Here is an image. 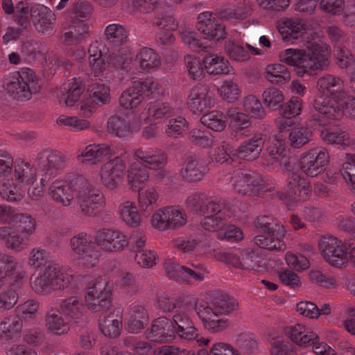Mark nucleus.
I'll use <instances>...</instances> for the list:
<instances>
[{"instance_id":"f257e3e1","label":"nucleus","mask_w":355,"mask_h":355,"mask_svg":"<svg viewBox=\"0 0 355 355\" xmlns=\"http://www.w3.org/2000/svg\"><path fill=\"white\" fill-rule=\"evenodd\" d=\"M160 94L158 84L151 80L135 81L119 98L120 105L126 109L137 107L146 98H156Z\"/></svg>"},{"instance_id":"f03ea898","label":"nucleus","mask_w":355,"mask_h":355,"mask_svg":"<svg viewBox=\"0 0 355 355\" xmlns=\"http://www.w3.org/2000/svg\"><path fill=\"white\" fill-rule=\"evenodd\" d=\"M108 282L105 277H99L85 294L86 306L94 312L107 311L112 305Z\"/></svg>"},{"instance_id":"7ed1b4c3","label":"nucleus","mask_w":355,"mask_h":355,"mask_svg":"<svg viewBox=\"0 0 355 355\" xmlns=\"http://www.w3.org/2000/svg\"><path fill=\"white\" fill-rule=\"evenodd\" d=\"M69 284V277H66L56 264L52 262L44 264L43 274L35 281L36 291L44 293L64 289L68 287Z\"/></svg>"},{"instance_id":"20e7f679","label":"nucleus","mask_w":355,"mask_h":355,"mask_svg":"<svg viewBox=\"0 0 355 355\" xmlns=\"http://www.w3.org/2000/svg\"><path fill=\"white\" fill-rule=\"evenodd\" d=\"M238 306V302L234 298L221 291H214L209 295L207 302L203 304H196L195 309L198 315L205 313L218 315L219 314H228L236 310Z\"/></svg>"},{"instance_id":"39448f33","label":"nucleus","mask_w":355,"mask_h":355,"mask_svg":"<svg viewBox=\"0 0 355 355\" xmlns=\"http://www.w3.org/2000/svg\"><path fill=\"white\" fill-rule=\"evenodd\" d=\"M234 190L240 194L254 196L263 189V180L261 176L248 169H240L232 178Z\"/></svg>"},{"instance_id":"423d86ee","label":"nucleus","mask_w":355,"mask_h":355,"mask_svg":"<svg viewBox=\"0 0 355 355\" xmlns=\"http://www.w3.org/2000/svg\"><path fill=\"white\" fill-rule=\"evenodd\" d=\"M36 162L42 184H47L65 166L64 159L61 154L49 150L40 152Z\"/></svg>"},{"instance_id":"0eeeda50","label":"nucleus","mask_w":355,"mask_h":355,"mask_svg":"<svg viewBox=\"0 0 355 355\" xmlns=\"http://www.w3.org/2000/svg\"><path fill=\"white\" fill-rule=\"evenodd\" d=\"M314 109L325 116L337 120L343 114L355 119V98L346 96V98L338 104L329 103L321 98L315 99L313 105Z\"/></svg>"},{"instance_id":"6e6552de","label":"nucleus","mask_w":355,"mask_h":355,"mask_svg":"<svg viewBox=\"0 0 355 355\" xmlns=\"http://www.w3.org/2000/svg\"><path fill=\"white\" fill-rule=\"evenodd\" d=\"M70 244L73 251L78 255L80 264L88 267L94 266L98 261L99 254L95 245L88 241L86 234H79L71 239Z\"/></svg>"},{"instance_id":"1a4fd4ad","label":"nucleus","mask_w":355,"mask_h":355,"mask_svg":"<svg viewBox=\"0 0 355 355\" xmlns=\"http://www.w3.org/2000/svg\"><path fill=\"white\" fill-rule=\"evenodd\" d=\"M319 248L324 258L332 266L341 267L346 263L347 243L342 244L333 236L323 237Z\"/></svg>"},{"instance_id":"9d476101","label":"nucleus","mask_w":355,"mask_h":355,"mask_svg":"<svg viewBox=\"0 0 355 355\" xmlns=\"http://www.w3.org/2000/svg\"><path fill=\"white\" fill-rule=\"evenodd\" d=\"M329 161V157L326 150L314 148L301 157L300 166L306 175L315 177L324 171Z\"/></svg>"},{"instance_id":"9b49d317","label":"nucleus","mask_w":355,"mask_h":355,"mask_svg":"<svg viewBox=\"0 0 355 355\" xmlns=\"http://www.w3.org/2000/svg\"><path fill=\"white\" fill-rule=\"evenodd\" d=\"M281 62L288 65L295 67V71L300 77L311 76V65L313 64L310 59L306 58V50L302 49L290 48L279 53Z\"/></svg>"},{"instance_id":"f8f14e48","label":"nucleus","mask_w":355,"mask_h":355,"mask_svg":"<svg viewBox=\"0 0 355 355\" xmlns=\"http://www.w3.org/2000/svg\"><path fill=\"white\" fill-rule=\"evenodd\" d=\"M196 28L203 34L205 40L217 42L225 39L226 36L225 26L212 17V13L209 12L198 15Z\"/></svg>"},{"instance_id":"ddd939ff","label":"nucleus","mask_w":355,"mask_h":355,"mask_svg":"<svg viewBox=\"0 0 355 355\" xmlns=\"http://www.w3.org/2000/svg\"><path fill=\"white\" fill-rule=\"evenodd\" d=\"M304 45L306 47V58L310 59L314 64H310L311 75L317 69H325L329 65V51L327 44L320 40L312 39L305 41Z\"/></svg>"},{"instance_id":"4468645a","label":"nucleus","mask_w":355,"mask_h":355,"mask_svg":"<svg viewBox=\"0 0 355 355\" xmlns=\"http://www.w3.org/2000/svg\"><path fill=\"white\" fill-rule=\"evenodd\" d=\"M125 170V163L120 157H115L105 163L101 170V182L110 190L116 189L121 184Z\"/></svg>"},{"instance_id":"2eb2a0df","label":"nucleus","mask_w":355,"mask_h":355,"mask_svg":"<svg viewBox=\"0 0 355 355\" xmlns=\"http://www.w3.org/2000/svg\"><path fill=\"white\" fill-rule=\"evenodd\" d=\"M173 324L175 327V334L181 339L187 340H196L203 342L207 345L209 339L200 336L198 329L189 316L184 311H177L173 316Z\"/></svg>"},{"instance_id":"dca6fc26","label":"nucleus","mask_w":355,"mask_h":355,"mask_svg":"<svg viewBox=\"0 0 355 355\" xmlns=\"http://www.w3.org/2000/svg\"><path fill=\"white\" fill-rule=\"evenodd\" d=\"M285 191L279 193L281 199L294 201H304L308 196L309 182L302 178L298 174L292 173L287 178Z\"/></svg>"},{"instance_id":"f3484780","label":"nucleus","mask_w":355,"mask_h":355,"mask_svg":"<svg viewBox=\"0 0 355 355\" xmlns=\"http://www.w3.org/2000/svg\"><path fill=\"white\" fill-rule=\"evenodd\" d=\"M146 336L152 341H170L175 337V330L173 319L159 317L155 319L150 329L146 331Z\"/></svg>"},{"instance_id":"a211bd4d","label":"nucleus","mask_w":355,"mask_h":355,"mask_svg":"<svg viewBox=\"0 0 355 355\" xmlns=\"http://www.w3.org/2000/svg\"><path fill=\"white\" fill-rule=\"evenodd\" d=\"M95 240L98 245L110 252L121 250L128 244L125 235L118 231L109 229L98 231Z\"/></svg>"},{"instance_id":"6ab92c4d","label":"nucleus","mask_w":355,"mask_h":355,"mask_svg":"<svg viewBox=\"0 0 355 355\" xmlns=\"http://www.w3.org/2000/svg\"><path fill=\"white\" fill-rule=\"evenodd\" d=\"M30 12L33 25L39 33H47L53 30L55 15L48 7L36 4L31 7Z\"/></svg>"},{"instance_id":"aec40b11","label":"nucleus","mask_w":355,"mask_h":355,"mask_svg":"<svg viewBox=\"0 0 355 355\" xmlns=\"http://www.w3.org/2000/svg\"><path fill=\"white\" fill-rule=\"evenodd\" d=\"M187 104L193 114H202L213 106L214 101L208 94L207 87L197 85L191 89Z\"/></svg>"},{"instance_id":"412c9836","label":"nucleus","mask_w":355,"mask_h":355,"mask_svg":"<svg viewBox=\"0 0 355 355\" xmlns=\"http://www.w3.org/2000/svg\"><path fill=\"white\" fill-rule=\"evenodd\" d=\"M265 139L263 135L257 134L252 138L243 142L235 150L232 152L236 155L239 159L254 160L259 157L263 148Z\"/></svg>"},{"instance_id":"4be33fe9","label":"nucleus","mask_w":355,"mask_h":355,"mask_svg":"<svg viewBox=\"0 0 355 355\" xmlns=\"http://www.w3.org/2000/svg\"><path fill=\"white\" fill-rule=\"evenodd\" d=\"M284 332L288 338L300 347L309 346L311 342L312 343L318 342V336L313 331L308 330L305 326L301 324L285 327Z\"/></svg>"},{"instance_id":"5701e85b","label":"nucleus","mask_w":355,"mask_h":355,"mask_svg":"<svg viewBox=\"0 0 355 355\" xmlns=\"http://www.w3.org/2000/svg\"><path fill=\"white\" fill-rule=\"evenodd\" d=\"M130 317L125 324V329L130 333L137 334L144 329L149 322L147 309L140 304L130 306Z\"/></svg>"},{"instance_id":"b1692460","label":"nucleus","mask_w":355,"mask_h":355,"mask_svg":"<svg viewBox=\"0 0 355 355\" xmlns=\"http://www.w3.org/2000/svg\"><path fill=\"white\" fill-rule=\"evenodd\" d=\"M10 225L16 234L24 239V245H26L28 236L35 230L36 222L30 215L17 214L10 219Z\"/></svg>"},{"instance_id":"393cba45","label":"nucleus","mask_w":355,"mask_h":355,"mask_svg":"<svg viewBox=\"0 0 355 355\" xmlns=\"http://www.w3.org/2000/svg\"><path fill=\"white\" fill-rule=\"evenodd\" d=\"M81 211L87 216H95L102 209L104 203L103 195L98 191L91 189L89 193L78 199Z\"/></svg>"},{"instance_id":"a878e982","label":"nucleus","mask_w":355,"mask_h":355,"mask_svg":"<svg viewBox=\"0 0 355 355\" xmlns=\"http://www.w3.org/2000/svg\"><path fill=\"white\" fill-rule=\"evenodd\" d=\"M83 308V304L76 297L72 296L62 300L57 311L69 317L76 324H83L85 320L80 311Z\"/></svg>"},{"instance_id":"bb28decb","label":"nucleus","mask_w":355,"mask_h":355,"mask_svg":"<svg viewBox=\"0 0 355 355\" xmlns=\"http://www.w3.org/2000/svg\"><path fill=\"white\" fill-rule=\"evenodd\" d=\"M307 26L298 19H288L278 27L279 33L284 41L298 40L306 33Z\"/></svg>"},{"instance_id":"cd10ccee","label":"nucleus","mask_w":355,"mask_h":355,"mask_svg":"<svg viewBox=\"0 0 355 355\" xmlns=\"http://www.w3.org/2000/svg\"><path fill=\"white\" fill-rule=\"evenodd\" d=\"M205 69L209 74H229L234 71V68L223 56L218 55H209L203 58Z\"/></svg>"},{"instance_id":"c85d7f7f","label":"nucleus","mask_w":355,"mask_h":355,"mask_svg":"<svg viewBox=\"0 0 355 355\" xmlns=\"http://www.w3.org/2000/svg\"><path fill=\"white\" fill-rule=\"evenodd\" d=\"M110 155V147L107 145H89L87 146L78 159L83 164H94Z\"/></svg>"},{"instance_id":"c756f323","label":"nucleus","mask_w":355,"mask_h":355,"mask_svg":"<svg viewBox=\"0 0 355 355\" xmlns=\"http://www.w3.org/2000/svg\"><path fill=\"white\" fill-rule=\"evenodd\" d=\"M202 165L198 156H188L184 161V168L181 171L182 177L189 182H196L203 176Z\"/></svg>"},{"instance_id":"7c9ffc66","label":"nucleus","mask_w":355,"mask_h":355,"mask_svg":"<svg viewBox=\"0 0 355 355\" xmlns=\"http://www.w3.org/2000/svg\"><path fill=\"white\" fill-rule=\"evenodd\" d=\"M66 182L68 184V189H70L73 200H77L80 196L89 193V191L92 189V186L82 175L69 173L67 177Z\"/></svg>"},{"instance_id":"2f4dec72","label":"nucleus","mask_w":355,"mask_h":355,"mask_svg":"<svg viewBox=\"0 0 355 355\" xmlns=\"http://www.w3.org/2000/svg\"><path fill=\"white\" fill-rule=\"evenodd\" d=\"M265 78L272 84H284L291 80V73L282 64H270L265 69Z\"/></svg>"},{"instance_id":"473e14b6","label":"nucleus","mask_w":355,"mask_h":355,"mask_svg":"<svg viewBox=\"0 0 355 355\" xmlns=\"http://www.w3.org/2000/svg\"><path fill=\"white\" fill-rule=\"evenodd\" d=\"M87 93L92 98L91 103L99 106L107 105L111 101L110 87L104 83H95L89 85Z\"/></svg>"},{"instance_id":"72a5a7b5","label":"nucleus","mask_w":355,"mask_h":355,"mask_svg":"<svg viewBox=\"0 0 355 355\" xmlns=\"http://www.w3.org/2000/svg\"><path fill=\"white\" fill-rule=\"evenodd\" d=\"M69 32L64 34L63 43L70 45L73 42L78 43L89 35V26L83 21L72 19Z\"/></svg>"},{"instance_id":"f704fd0d","label":"nucleus","mask_w":355,"mask_h":355,"mask_svg":"<svg viewBox=\"0 0 355 355\" xmlns=\"http://www.w3.org/2000/svg\"><path fill=\"white\" fill-rule=\"evenodd\" d=\"M107 131L109 134L118 137H126L132 135L130 125L124 118L119 116H112L107 123Z\"/></svg>"},{"instance_id":"c9c22d12","label":"nucleus","mask_w":355,"mask_h":355,"mask_svg":"<svg viewBox=\"0 0 355 355\" xmlns=\"http://www.w3.org/2000/svg\"><path fill=\"white\" fill-rule=\"evenodd\" d=\"M135 156L140 159L141 164L146 168L150 169H159L166 163V155L164 153L150 154L147 151H144L141 149H137L135 152Z\"/></svg>"},{"instance_id":"e433bc0d","label":"nucleus","mask_w":355,"mask_h":355,"mask_svg":"<svg viewBox=\"0 0 355 355\" xmlns=\"http://www.w3.org/2000/svg\"><path fill=\"white\" fill-rule=\"evenodd\" d=\"M254 225L263 233L275 234L277 240L282 239L284 236V227L267 216H258Z\"/></svg>"},{"instance_id":"4c0bfd02","label":"nucleus","mask_w":355,"mask_h":355,"mask_svg":"<svg viewBox=\"0 0 355 355\" xmlns=\"http://www.w3.org/2000/svg\"><path fill=\"white\" fill-rule=\"evenodd\" d=\"M148 168L141 167L138 164H132L128 171V180L133 191L141 189V185L148 180Z\"/></svg>"},{"instance_id":"58836bf2","label":"nucleus","mask_w":355,"mask_h":355,"mask_svg":"<svg viewBox=\"0 0 355 355\" xmlns=\"http://www.w3.org/2000/svg\"><path fill=\"white\" fill-rule=\"evenodd\" d=\"M225 119V115L220 111L212 110L205 112L200 118V122L214 131L221 132L226 127Z\"/></svg>"},{"instance_id":"ea45409f","label":"nucleus","mask_w":355,"mask_h":355,"mask_svg":"<svg viewBox=\"0 0 355 355\" xmlns=\"http://www.w3.org/2000/svg\"><path fill=\"white\" fill-rule=\"evenodd\" d=\"M106 39L114 46H121L127 42L128 39L126 28L119 24L108 25L105 31Z\"/></svg>"},{"instance_id":"a19ab883","label":"nucleus","mask_w":355,"mask_h":355,"mask_svg":"<svg viewBox=\"0 0 355 355\" xmlns=\"http://www.w3.org/2000/svg\"><path fill=\"white\" fill-rule=\"evenodd\" d=\"M49 194L52 198L64 206H68L73 200L71 194L70 189H68V184H64L60 181H54L49 187Z\"/></svg>"},{"instance_id":"79ce46f5","label":"nucleus","mask_w":355,"mask_h":355,"mask_svg":"<svg viewBox=\"0 0 355 355\" xmlns=\"http://www.w3.org/2000/svg\"><path fill=\"white\" fill-rule=\"evenodd\" d=\"M18 286L10 284L0 293V313L6 312L14 307L19 298Z\"/></svg>"},{"instance_id":"37998d69","label":"nucleus","mask_w":355,"mask_h":355,"mask_svg":"<svg viewBox=\"0 0 355 355\" xmlns=\"http://www.w3.org/2000/svg\"><path fill=\"white\" fill-rule=\"evenodd\" d=\"M45 321L48 330L56 335L67 334L69 330L68 322H65L62 317L54 311L48 313Z\"/></svg>"},{"instance_id":"c03bdc74","label":"nucleus","mask_w":355,"mask_h":355,"mask_svg":"<svg viewBox=\"0 0 355 355\" xmlns=\"http://www.w3.org/2000/svg\"><path fill=\"white\" fill-rule=\"evenodd\" d=\"M0 239L5 241L8 248H12L16 251H20L24 248V239L16 234L14 230L10 227H0Z\"/></svg>"},{"instance_id":"a18cd8bd","label":"nucleus","mask_w":355,"mask_h":355,"mask_svg":"<svg viewBox=\"0 0 355 355\" xmlns=\"http://www.w3.org/2000/svg\"><path fill=\"white\" fill-rule=\"evenodd\" d=\"M235 148L230 144L223 142L221 146L214 148L210 153V158L211 162H216L220 164L229 163L231 164L233 157H236L234 153Z\"/></svg>"},{"instance_id":"49530a36","label":"nucleus","mask_w":355,"mask_h":355,"mask_svg":"<svg viewBox=\"0 0 355 355\" xmlns=\"http://www.w3.org/2000/svg\"><path fill=\"white\" fill-rule=\"evenodd\" d=\"M122 323L114 318V315L104 317L99 321V328L102 333L107 337L116 338L120 335Z\"/></svg>"},{"instance_id":"de8ad7c7","label":"nucleus","mask_w":355,"mask_h":355,"mask_svg":"<svg viewBox=\"0 0 355 355\" xmlns=\"http://www.w3.org/2000/svg\"><path fill=\"white\" fill-rule=\"evenodd\" d=\"M312 131L306 127H294L289 134L291 146L299 148L311 141Z\"/></svg>"},{"instance_id":"09e8293b","label":"nucleus","mask_w":355,"mask_h":355,"mask_svg":"<svg viewBox=\"0 0 355 355\" xmlns=\"http://www.w3.org/2000/svg\"><path fill=\"white\" fill-rule=\"evenodd\" d=\"M263 103L268 108L279 110L284 99L283 93L277 88L270 87L266 89L262 94Z\"/></svg>"},{"instance_id":"8fccbe9b","label":"nucleus","mask_w":355,"mask_h":355,"mask_svg":"<svg viewBox=\"0 0 355 355\" xmlns=\"http://www.w3.org/2000/svg\"><path fill=\"white\" fill-rule=\"evenodd\" d=\"M230 119L229 126L236 132L241 131L250 126L251 121L249 116L246 114L229 110L227 113Z\"/></svg>"},{"instance_id":"3c124183","label":"nucleus","mask_w":355,"mask_h":355,"mask_svg":"<svg viewBox=\"0 0 355 355\" xmlns=\"http://www.w3.org/2000/svg\"><path fill=\"white\" fill-rule=\"evenodd\" d=\"M267 236L258 235L254 238V242L261 248L268 250H282L285 248L284 243L282 239H276V236L273 234H266Z\"/></svg>"},{"instance_id":"603ef678","label":"nucleus","mask_w":355,"mask_h":355,"mask_svg":"<svg viewBox=\"0 0 355 355\" xmlns=\"http://www.w3.org/2000/svg\"><path fill=\"white\" fill-rule=\"evenodd\" d=\"M140 67L143 69L149 70L158 67L161 64L157 55L152 49L144 48L137 55Z\"/></svg>"},{"instance_id":"864d4df0","label":"nucleus","mask_w":355,"mask_h":355,"mask_svg":"<svg viewBox=\"0 0 355 355\" xmlns=\"http://www.w3.org/2000/svg\"><path fill=\"white\" fill-rule=\"evenodd\" d=\"M243 108L245 112H248L257 119H262L266 116V112L261 102L254 96H248L243 101Z\"/></svg>"},{"instance_id":"5fc2aeb1","label":"nucleus","mask_w":355,"mask_h":355,"mask_svg":"<svg viewBox=\"0 0 355 355\" xmlns=\"http://www.w3.org/2000/svg\"><path fill=\"white\" fill-rule=\"evenodd\" d=\"M225 51L231 59L236 61H245L250 58L248 52L234 40L225 42Z\"/></svg>"},{"instance_id":"6e6d98bb","label":"nucleus","mask_w":355,"mask_h":355,"mask_svg":"<svg viewBox=\"0 0 355 355\" xmlns=\"http://www.w3.org/2000/svg\"><path fill=\"white\" fill-rule=\"evenodd\" d=\"M22 326L23 320L21 318L16 315L12 323H8L7 321H2L0 323V333L6 339H15L18 336Z\"/></svg>"},{"instance_id":"4d7b16f0","label":"nucleus","mask_w":355,"mask_h":355,"mask_svg":"<svg viewBox=\"0 0 355 355\" xmlns=\"http://www.w3.org/2000/svg\"><path fill=\"white\" fill-rule=\"evenodd\" d=\"M121 216L127 225L132 227L139 225L141 221L137 207L130 202H126L121 205Z\"/></svg>"},{"instance_id":"13d9d810","label":"nucleus","mask_w":355,"mask_h":355,"mask_svg":"<svg viewBox=\"0 0 355 355\" xmlns=\"http://www.w3.org/2000/svg\"><path fill=\"white\" fill-rule=\"evenodd\" d=\"M218 92L223 98L229 103H233L239 99L240 91L238 85L232 80H225L218 88Z\"/></svg>"},{"instance_id":"bf43d9fd","label":"nucleus","mask_w":355,"mask_h":355,"mask_svg":"<svg viewBox=\"0 0 355 355\" xmlns=\"http://www.w3.org/2000/svg\"><path fill=\"white\" fill-rule=\"evenodd\" d=\"M148 112L149 116H152L155 120H161L170 117L172 114V109L169 105L166 103H150Z\"/></svg>"},{"instance_id":"052dcab7","label":"nucleus","mask_w":355,"mask_h":355,"mask_svg":"<svg viewBox=\"0 0 355 355\" xmlns=\"http://www.w3.org/2000/svg\"><path fill=\"white\" fill-rule=\"evenodd\" d=\"M27 83L20 82L19 78H16V80L10 81L6 84V89L8 94L15 99L17 101L28 100L26 96Z\"/></svg>"},{"instance_id":"680f3d73","label":"nucleus","mask_w":355,"mask_h":355,"mask_svg":"<svg viewBox=\"0 0 355 355\" xmlns=\"http://www.w3.org/2000/svg\"><path fill=\"white\" fill-rule=\"evenodd\" d=\"M320 8L330 16H338L344 12L345 2L344 0H321Z\"/></svg>"},{"instance_id":"e2e57ef3","label":"nucleus","mask_w":355,"mask_h":355,"mask_svg":"<svg viewBox=\"0 0 355 355\" xmlns=\"http://www.w3.org/2000/svg\"><path fill=\"white\" fill-rule=\"evenodd\" d=\"M259 258L258 254L254 250H246L242 254L241 259L239 258L238 268L245 270H257L261 266L258 263Z\"/></svg>"},{"instance_id":"0e129e2a","label":"nucleus","mask_w":355,"mask_h":355,"mask_svg":"<svg viewBox=\"0 0 355 355\" xmlns=\"http://www.w3.org/2000/svg\"><path fill=\"white\" fill-rule=\"evenodd\" d=\"M15 173L16 180L23 184H30L35 181L36 172L28 164L16 166Z\"/></svg>"},{"instance_id":"69168bd1","label":"nucleus","mask_w":355,"mask_h":355,"mask_svg":"<svg viewBox=\"0 0 355 355\" xmlns=\"http://www.w3.org/2000/svg\"><path fill=\"white\" fill-rule=\"evenodd\" d=\"M39 308V302L35 300H28L24 303L17 306L15 309L17 316L21 318L22 320L32 318Z\"/></svg>"},{"instance_id":"338daca9","label":"nucleus","mask_w":355,"mask_h":355,"mask_svg":"<svg viewBox=\"0 0 355 355\" xmlns=\"http://www.w3.org/2000/svg\"><path fill=\"white\" fill-rule=\"evenodd\" d=\"M193 31H184L180 33L182 41L189 46V47L194 51H207L208 45L197 39Z\"/></svg>"},{"instance_id":"774afa93","label":"nucleus","mask_w":355,"mask_h":355,"mask_svg":"<svg viewBox=\"0 0 355 355\" xmlns=\"http://www.w3.org/2000/svg\"><path fill=\"white\" fill-rule=\"evenodd\" d=\"M45 49V46L35 40H30L24 42L21 52L28 59L34 60L38 55H42Z\"/></svg>"}]
</instances>
